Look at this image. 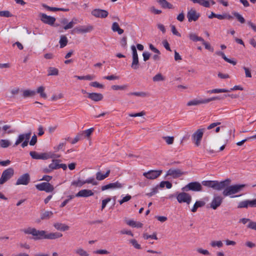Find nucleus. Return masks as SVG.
<instances>
[{
    "label": "nucleus",
    "mask_w": 256,
    "mask_h": 256,
    "mask_svg": "<svg viewBox=\"0 0 256 256\" xmlns=\"http://www.w3.org/2000/svg\"><path fill=\"white\" fill-rule=\"evenodd\" d=\"M25 234H31L35 240L48 239L56 240L62 237V234L58 232H48L44 230H38L35 228L28 227L21 230Z\"/></svg>",
    "instance_id": "1"
},
{
    "label": "nucleus",
    "mask_w": 256,
    "mask_h": 256,
    "mask_svg": "<svg viewBox=\"0 0 256 256\" xmlns=\"http://www.w3.org/2000/svg\"><path fill=\"white\" fill-rule=\"evenodd\" d=\"M230 183L223 190L222 194L224 196H230L232 198L238 197L239 196L234 194L240 192L246 187L244 184H236L230 186Z\"/></svg>",
    "instance_id": "2"
},
{
    "label": "nucleus",
    "mask_w": 256,
    "mask_h": 256,
    "mask_svg": "<svg viewBox=\"0 0 256 256\" xmlns=\"http://www.w3.org/2000/svg\"><path fill=\"white\" fill-rule=\"evenodd\" d=\"M230 183V179L218 182V180H204L202 184L208 188H210L216 190H222L226 186Z\"/></svg>",
    "instance_id": "3"
},
{
    "label": "nucleus",
    "mask_w": 256,
    "mask_h": 256,
    "mask_svg": "<svg viewBox=\"0 0 256 256\" xmlns=\"http://www.w3.org/2000/svg\"><path fill=\"white\" fill-rule=\"evenodd\" d=\"M221 98L219 96H214L208 98H194L190 100L187 103L188 106H198L201 104H208L212 101L220 100Z\"/></svg>",
    "instance_id": "4"
},
{
    "label": "nucleus",
    "mask_w": 256,
    "mask_h": 256,
    "mask_svg": "<svg viewBox=\"0 0 256 256\" xmlns=\"http://www.w3.org/2000/svg\"><path fill=\"white\" fill-rule=\"evenodd\" d=\"M30 154L32 158L36 160H48L54 158V154L52 152L38 153L35 151H32Z\"/></svg>",
    "instance_id": "5"
},
{
    "label": "nucleus",
    "mask_w": 256,
    "mask_h": 256,
    "mask_svg": "<svg viewBox=\"0 0 256 256\" xmlns=\"http://www.w3.org/2000/svg\"><path fill=\"white\" fill-rule=\"evenodd\" d=\"M205 128L198 129L192 136V139L195 145L197 146L200 145Z\"/></svg>",
    "instance_id": "6"
},
{
    "label": "nucleus",
    "mask_w": 256,
    "mask_h": 256,
    "mask_svg": "<svg viewBox=\"0 0 256 256\" xmlns=\"http://www.w3.org/2000/svg\"><path fill=\"white\" fill-rule=\"evenodd\" d=\"M14 174V170L12 168H9L4 170L0 178V184H3L10 180Z\"/></svg>",
    "instance_id": "7"
},
{
    "label": "nucleus",
    "mask_w": 256,
    "mask_h": 256,
    "mask_svg": "<svg viewBox=\"0 0 256 256\" xmlns=\"http://www.w3.org/2000/svg\"><path fill=\"white\" fill-rule=\"evenodd\" d=\"M176 197L179 203H186L187 204H190L192 200V196L185 192L178 194Z\"/></svg>",
    "instance_id": "8"
},
{
    "label": "nucleus",
    "mask_w": 256,
    "mask_h": 256,
    "mask_svg": "<svg viewBox=\"0 0 256 256\" xmlns=\"http://www.w3.org/2000/svg\"><path fill=\"white\" fill-rule=\"evenodd\" d=\"M202 184L196 182H190L182 188V190L185 191L192 190L194 192L202 191Z\"/></svg>",
    "instance_id": "9"
},
{
    "label": "nucleus",
    "mask_w": 256,
    "mask_h": 256,
    "mask_svg": "<svg viewBox=\"0 0 256 256\" xmlns=\"http://www.w3.org/2000/svg\"><path fill=\"white\" fill-rule=\"evenodd\" d=\"M131 49L132 50V62L131 64V68L134 70H138L139 68V61L138 54L136 48L134 46H131Z\"/></svg>",
    "instance_id": "10"
},
{
    "label": "nucleus",
    "mask_w": 256,
    "mask_h": 256,
    "mask_svg": "<svg viewBox=\"0 0 256 256\" xmlns=\"http://www.w3.org/2000/svg\"><path fill=\"white\" fill-rule=\"evenodd\" d=\"M223 202V198L220 196L214 195L210 204V206L212 210H216L220 206Z\"/></svg>",
    "instance_id": "11"
},
{
    "label": "nucleus",
    "mask_w": 256,
    "mask_h": 256,
    "mask_svg": "<svg viewBox=\"0 0 256 256\" xmlns=\"http://www.w3.org/2000/svg\"><path fill=\"white\" fill-rule=\"evenodd\" d=\"M36 189L40 191H45L46 192H52L54 187L49 182H43L36 185Z\"/></svg>",
    "instance_id": "12"
},
{
    "label": "nucleus",
    "mask_w": 256,
    "mask_h": 256,
    "mask_svg": "<svg viewBox=\"0 0 256 256\" xmlns=\"http://www.w3.org/2000/svg\"><path fill=\"white\" fill-rule=\"evenodd\" d=\"M124 186V184L121 183L118 181H116L114 182L110 183L108 184L102 186L101 190H102L104 191L108 189H121Z\"/></svg>",
    "instance_id": "13"
},
{
    "label": "nucleus",
    "mask_w": 256,
    "mask_h": 256,
    "mask_svg": "<svg viewBox=\"0 0 256 256\" xmlns=\"http://www.w3.org/2000/svg\"><path fill=\"white\" fill-rule=\"evenodd\" d=\"M162 170H150L143 174V176L148 180H154L162 174Z\"/></svg>",
    "instance_id": "14"
},
{
    "label": "nucleus",
    "mask_w": 256,
    "mask_h": 256,
    "mask_svg": "<svg viewBox=\"0 0 256 256\" xmlns=\"http://www.w3.org/2000/svg\"><path fill=\"white\" fill-rule=\"evenodd\" d=\"M186 16L189 22H196L200 17V14L194 9L192 8L188 12Z\"/></svg>",
    "instance_id": "15"
},
{
    "label": "nucleus",
    "mask_w": 256,
    "mask_h": 256,
    "mask_svg": "<svg viewBox=\"0 0 256 256\" xmlns=\"http://www.w3.org/2000/svg\"><path fill=\"white\" fill-rule=\"evenodd\" d=\"M80 178H78L76 180H74L70 186V190L71 192H74L78 191L76 194L74 196L80 197Z\"/></svg>",
    "instance_id": "16"
},
{
    "label": "nucleus",
    "mask_w": 256,
    "mask_h": 256,
    "mask_svg": "<svg viewBox=\"0 0 256 256\" xmlns=\"http://www.w3.org/2000/svg\"><path fill=\"white\" fill-rule=\"evenodd\" d=\"M92 14L96 18H103L108 16V12L106 10L96 8L92 12Z\"/></svg>",
    "instance_id": "17"
},
{
    "label": "nucleus",
    "mask_w": 256,
    "mask_h": 256,
    "mask_svg": "<svg viewBox=\"0 0 256 256\" xmlns=\"http://www.w3.org/2000/svg\"><path fill=\"white\" fill-rule=\"evenodd\" d=\"M30 176L28 174H24L19 177L16 182V185H27L30 182Z\"/></svg>",
    "instance_id": "18"
},
{
    "label": "nucleus",
    "mask_w": 256,
    "mask_h": 256,
    "mask_svg": "<svg viewBox=\"0 0 256 256\" xmlns=\"http://www.w3.org/2000/svg\"><path fill=\"white\" fill-rule=\"evenodd\" d=\"M184 174V172H182L179 169L176 168H170L166 172V176H172L173 178H177L182 174Z\"/></svg>",
    "instance_id": "19"
},
{
    "label": "nucleus",
    "mask_w": 256,
    "mask_h": 256,
    "mask_svg": "<svg viewBox=\"0 0 256 256\" xmlns=\"http://www.w3.org/2000/svg\"><path fill=\"white\" fill-rule=\"evenodd\" d=\"M31 136V132L20 134L18 136L14 146H17L25 140H29Z\"/></svg>",
    "instance_id": "20"
},
{
    "label": "nucleus",
    "mask_w": 256,
    "mask_h": 256,
    "mask_svg": "<svg viewBox=\"0 0 256 256\" xmlns=\"http://www.w3.org/2000/svg\"><path fill=\"white\" fill-rule=\"evenodd\" d=\"M194 4H198L206 8H209L210 6V2L214 4L215 2L212 0H190Z\"/></svg>",
    "instance_id": "21"
},
{
    "label": "nucleus",
    "mask_w": 256,
    "mask_h": 256,
    "mask_svg": "<svg viewBox=\"0 0 256 256\" xmlns=\"http://www.w3.org/2000/svg\"><path fill=\"white\" fill-rule=\"evenodd\" d=\"M41 20L45 24L52 25L56 21V18L44 14L42 15Z\"/></svg>",
    "instance_id": "22"
},
{
    "label": "nucleus",
    "mask_w": 256,
    "mask_h": 256,
    "mask_svg": "<svg viewBox=\"0 0 256 256\" xmlns=\"http://www.w3.org/2000/svg\"><path fill=\"white\" fill-rule=\"evenodd\" d=\"M94 131V128H91L86 130H84L81 134L83 138H86L89 141L90 145L91 144L90 136Z\"/></svg>",
    "instance_id": "23"
},
{
    "label": "nucleus",
    "mask_w": 256,
    "mask_h": 256,
    "mask_svg": "<svg viewBox=\"0 0 256 256\" xmlns=\"http://www.w3.org/2000/svg\"><path fill=\"white\" fill-rule=\"evenodd\" d=\"M88 98L94 102L102 100L103 98V95L100 93H88Z\"/></svg>",
    "instance_id": "24"
},
{
    "label": "nucleus",
    "mask_w": 256,
    "mask_h": 256,
    "mask_svg": "<svg viewBox=\"0 0 256 256\" xmlns=\"http://www.w3.org/2000/svg\"><path fill=\"white\" fill-rule=\"evenodd\" d=\"M126 223L132 228H140L143 226V224L139 222L134 221L133 220H126Z\"/></svg>",
    "instance_id": "25"
},
{
    "label": "nucleus",
    "mask_w": 256,
    "mask_h": 256,
    "mask_svg": "<svg viewBox=\"0 0 256 256\" xmlns=\"http://www.w3.org/2000/svg\"><path fill=\"white\" fill-rule=\"evenodd\" d=\"M110 170H107L105 174H102L101 172H98L96 173V179L98 180H102L108 178L110 175Z\"/></svg>",
    "instance_id": "26"
},
{
    "label": "nucleus",
    "mask_w": 256,
    "mask_h": 256,
    "mask_svg": "<svg viewBox=\"0 0 256 256\" xmlns=\"http://www.w3.org/2000/svg\"><path fill=\"white\" fill-rule=\"evenodd\" d=\"M54 226L57 230L60 231H66L69 230V226L64 224L56 222L54 224Z\"/></svg>",
    "instance_id": "27"
},
{
    "label": "nucleus",
    "mask_w": 256,
    "mask_h": 256,
    "mask_svg": "<svg viewBox=\"0 0 256 256\" xmlns=\"http://www.w3.org/2000/svg\"><path fill=\"white\" fill-rule=\"evenodd\" d=\"M205 204L206 202L203 200H197L194 204L193 207L191 210V211L192 212H196L198 208L204 206L205 205Z\"/></svg>",
    "instance_id": "28"
},
{
    "label": "nucleus",
    "mask_w": 256,
    "mask_h": 256,
    "mask_svg": "<svg viewBox=\"0 0 256 256\" xmlns=\"http://www.w3.org/2000/svg\"><path fill=\"white\" fill-rule=\"evenodd\" d=\"M130 96H136L141 98H146L149 96V94L147 92H130L128 94Z\"/></svg>",
    "instance_id": "29"
},
{
    "label": "nucleus",
    "mask_w": 256,
    "mask_h": 256,
    "mask_svg": "<svg viewBox=\"0 0 256 256\" xmlns=\"http://www.w3.org/2000/svg\"><path fill=\"white\" fill-rule=\"evenodd\" d=\"M158 2L164 8H174V6L172 4L167 2L166 0H158Z\"/></svg>",
    "instance_id": "30"
},
{
    "label": "nucleus",
    "mask_w": 256,
    "mask_h": 256,
    "mask_svg": "<svg viewBox=\"0 0 256 256\" xmlns=\"http://www.w3.org/2000/svg\"><path fill=\"white\" fill-rule=\"evenodd\" d=\"M188 37L191 40L194 42L198 41L202 42L204 40L203 38L200 36H198L194 32H190L188 34Z\"/></svg>",
    "instance_id": "31"
},
{
    "label": "nucleus",
    "mask_w": 256,
    "mask_h": 256,
    "mask_svg": "<svg viewBox=\"0 0 256 256\" xmlns=\"http://www.w3.org/2000/svg\"><path fill=\"white\" fill-rule=\"evenodd\" d=\"M112 30L114 32H118L119 34H122L124 32V30L120 28L119 24L116 22L112 23Z\"/></svg>",
    "instance_id": "32"
},
{
    "label": "nucleus",
    "mask_w": 256,
    "mask_h": 256,
    "mask_svg": "<svg viewBox=\"0 0 256 256\" xmlns=\"http://www.w3.org/2000/svg\"><path fill=\"white\" fill-rule=\"evenodd\" d=\"M230 92V90H228L225 89V88H215L210 90L207 91V93L212 94H218L221 92Z\"/></svg>",
    "instance_id": "33"
},
{
    "label": "nucleus",
    "mask_w": 256,
    "mask_h": 256,
    "mask_svg": "<svg viewBox=\"0 0 256 256\" xmlns=\"http://www.w3.org/2000/svg\"><path fill=\"white\" fill-rule=\"evenodd\" d=\"M94 194V192L88 189L81 190V197H88Z\"/></svg>",
    "instance_id": "34"
},
{
    "label": "nucleus",
    "mask_w": 256,
    "mask_h": 256,
    "mask_svg": "<svg viewBox=\"0 0 256 256\" xmlns=\"http://www.w3.org/2000/svg\"><path fill=\"white\" fill-rule=\"evenodd\" d=\"M53 216V212L52 211H46L42 212L40 214L42 220H48L52 218Z\"/></svg>",
    "instance_id": "35"
},
{
    "label": "nucleus",
    "mask_w": 256,
    "mask_h": 256,
    "mask_svg": "<svg viewBox=\"0 0 256 256\" xmlns=\"http://www.w3.org/2000/svg\"><path fill=\"white\" fill-rule=\"evenodd\" d=\"M60 162L59 160H52V162L49 164V168L52 170L58 169Z\"/></svg>",
    "instance_id": "36"
},
{
    "label": "nucleus",
    "mask_w": 256,
    "mask_h": 256,
    "mask_svg": "<svg viewBox=\"0 0 256 256\" xmlns=\"http://www.w3.org/2000/svg\"><path fill=\"white\" fill-rule=\"evenodd\" d=\"M36 94V92L34 90H24L22 96L24 98H26L28 97L33 96Z\"/></svg>",
    "instance_id": "37"
},
{
    "label": "nucleus",
    "mask_w": 256,
    "mask_h": 256,
    "mask_svg": "<svg viewBox=\"0 0 256 256\" xmlns=\"http://www.w3.org/2000/svg\"><path fill=\"white\" fill-rule=\"evenodd\" d=\"M128 242L136 249H137V250L142 249V246H141L140 244H138V242L136 239L129 240Z\"/></svg>",
    "instance_id": "38"
},
{
    "label": "nucleus",
    "mask_w": 256,
    "mask_h": 256,
    "mask_svg": "<svg viewBox=\"0 0 256 256\" xmlns=\"http://www.w3.org/2000/svg\"><path fill=\"white\" fill-rule=\"evenodd\" d=\"M48 76H58V68L54 67H50L48 70Z\"/></svg>",
    "instance_id": "39"
},
{
    "label": "nucleus",
    "mask_w": 256,
    "mask_h": 256,
    "mask_svg": "<svg viewBox=\"0 0 256 256\" xmlns=\"http://www.w3.org/2000/svg\"><path fill=\"white\" fill-rule=\"evenodd\" d=\"M93 30V26L91 25H85L81 26V33L90 32Z\"/></svg>",
    "instance_id": "40"
},
{
    "label": "nucleus",
    "mask_w": 256,
    "mask_h": 256,
    "mask_svg": "<svg viewBox=\"0 0 256 256\" xmlns=\"http://www.w3.org/2000/svg\"><path fill=\"white\" fill-rule=\"evenodd\" d=\"M60 48H63L66 46L68 44V38L65 36H62L59 42Z\"/></svg>",
    "instance_id": "41"
},
{
    "label": "nucleus",
    "mask_w": 256,
    "mask_h": 256,
    "mask_svg": "<svg viewBox=\"0 0 256 256\" xmlns=\"http://www.w3.org/2000/svg\"><path fill=\"white\" fill-rule=\"evenodd\" d=\"M210 246L212 248L218 247L220 248L223 246V243L221 240H212L210 242Z\"/></svg>",
    "instance_id": "42"
},
{
    "label": "nucleus",
    "mask_w": 256,
    "mask_h": 256,
    "mask_svg": "<svg viewBox=\"0 0 256 256\" xmlns=\"http://www.w3.org/2000/svg\"><path fill=\"white\" fill-rule=\"evenodd\" d=\"M152 80L154 82L164 81L165 80V77L163 76L162 74L158 73L152 78Z\"/></svg>",
    "instance_id": "43"
},
{
    "label": "nucleus",
    "mask_w": 256,
    "mask_h": 256,
    "mask_svg": "<svg viewBox=\"0 0 256 256\" xmlns=\"http://www.w3.org/2000/svg\"><path fill=\"white\" fill-rule=\"evenodd\" d=\"M86 184H92V185H96L97 182L94 180V178H89L86 180H81V185H83Z\"/></svg>",
    "instance_id": "44"
},
{
    "label": "nucleus",
    "mask_w": 256,
    "mask_h": 256,
    "mask_svg": "<svg viewBox=\"0 0 256 256\" xmlns=\"http://www.w3.org/2000/svg\"><path fill=\"white\" fill-rule=\"evenodd\" d=\"M128 88V86L126 84L119 86V85H113L111 86L112 90H126Z\"/></svg>",
    "instance_id": "45"
},
{
    "label": "nucleus",
    "mask_w": 256,
    "mask_h": 256,
    "mask_svg": "<svg viewBox=\"0 0 256 256\" xmlns=\"http://www.w3.org/2000/svg\"><path fill=\"white\" fill-rule=\"evenodd\" d=\"M44 87L43 86H40L37 88L36 92L40 94V96L42 98H46L47 96L46 94L44 92Z\"/></svg>",
    "instance_id": "46"
},
{
    "label": "nucleus",
    "mask_w": 256,
    "mask_h": 256,
    "mask_svg": "<svg viewBox=\"0 0 256 256\" xmlns=\"http://www.w3.org/2000/svg\"><path fill=\"white\" fill-rule=\"evenodd\" d=\"M142 237L144 240H148L149 238L154 239L156 240H158L156 234V232L153 233L152 235H150L147 233H144Z\"/></svg>",
    "instance_id": "47"
},
{
    "label": "nucleus",
    "mask_w": 256,
    "mask_h": 256,
    "mask_svg": "<svg viewBox=\"0 0 256 256\" xmlns=\"http://www.w3.org/2000/svg\"><path fill=\"white\" fill-rule=\"evenodd\" d=\"M202 42L206 50L211 52H213L214 51V48L210 45V43L206 42L204 40H203V41H202Z\"/></svg>",
    "instance_id": "48"
},
{
    "label": "nucleus",
    "mask_w": 256,
    "mask_h": 256,
    "mask_svg": "<svg viewBox=\"0 0 256 256\" xmlns=\"http://www.w3.org/2000/svg\"><path fill=\"white\" fill-rule=\"evenodd\" d=\"M77 24V20L73 19L71 22H70L66 25L64 26V28L65 30L72 28L74 26Z\"/></svg>",
    "instance_id": "49"
},
{
    "label": "nucleus",
    "mask_w": 256,
    "mask_h": 256,
    "mask_svg": "<svg viewBox=\"0 0 256 256\" xmlns=\"http://www.w3.org/2000/svg\"><path fill=\"white\" fill-rule=\"evenodd\" d=\"M160 186L161 188H164L166 186L167 188H170L172 187V184L168 181H162L160 184Z\"/></svg>",
    "instance_id": "50"
},
{
    "label": "nucleus",
    "mask_w": 256,
    "mask_h": 256,
    "mask_svg": "<svg viewBox=\"0 0 256 256\" xmlns=\"http://www.w3.org/2000/svg\"><path fill=\"white\" fill-rule=\"evenodd\" d=\"M196 251L200 254L205 255V256H210V252L206 250L203 249L201 248H198L196 249Z\"/></svg>",
    "instance_id": "51"
},
{
    "label": "nucleus",
    "mask_w": 256,
    "mask_h": 256,
    "mask_svg": "<svg viewBox=\"0 0 256 256\" xmlns=\"http://www.w3.org/2000/svg\"><path fill=\"white\" fill-rule=\"evenodd\" d=\"M10 143L8 140H0V146L2 148H6L10 146Z\"/></svg>",
    "instance_id": "52"
},
{
    "label": "nucleus",
    "mask_w": 256,
    "mask_h": 256,
    "mask_svg": "<svg viewBox=\"0 0 256 256\" xmlns=\"http://www.w3.org/2000/svg\"><path fill=\"white\" fill-rule=\"evenodd\" d=\"M232 14L240 22L243 24L245 22L244 18L240 14L236 12H234Z\"/></svg>",
    "instance_id": "53"
},
{
    "label": "nucleus",
    "mask_w": 256,
    "mask_h": 256,
    "mask_svg": "<svg viewBox=\"0 0 256 256\" xmlns=\"http://www.w3.org/2000/svg\"><path fill=\"white\" fill-rule=\"evenodd\" d=\"M12 16V14L8 10L0 11V16L9 18Z\"/></svg>",
    "instance_id": "54"
},
{
    "label": "nucleus",
    "mask_w": 256,
    "mask_h": 256,
    "mask_svg": "<svg viewBox=\"0 0 256 256\" xmlns=\"http://www.w3.org/2000/svg\"><path fill=\"white\" fill-rule=\"evenodd\" d=\"M163 138L165 140L168 144H172L174 141V137L173 136H164Z\"/></svg>",
    "instance_id": "55"
},
{
    "label": "nucleus",
    "mask_w": 256,
    "mask_h": 256,
    "mask_svg": "<svg viewBox=\"0 0 256 256\" xmlns=\"http://www.w3.org/2000/svg\"><path fill=\"white\" fill-rule=\"evenodd\" d=\"M90 85L92 86L99 88H104V86L103 84H100L97 82H92L90 83Z\"/></svg>",
    "instance_id": "56"
},
{
    "label": "nucleus",
    "mask_w": 256,
    "mask_h": 256,
    "mask_svg": "<svg viewBox=\"0 0 256 256\" xmlns=\"http://www.w3.org/2000/svg\"><path fill=\"white\" fill-rule=\"evenodd\" d=\"M248 202H247V200H243V201H242V202H240L238 203V208H248Z\"/></svg>",
    "instance_id": "57"
},
{
    "label": "nucleus",
    "mask_w": 256,
    "mask_h": 256,
    "mask_svg": "<svg viewBox=\"0 0 256 256\" xmlns=\"http://www.w3.org/2000/svg\"><path fill=\"white\" fill-rule=\"evenodd\" d=\"M131 196L130 195L127 194L126 196H124L121 200H120L119 203L120 204H122L123 203L125 202H128L129 200L131 199Z\"/></svg>",
    "instance_id": "58"
},
{
    "label": "nucleus",
    "mask_w": 256,
    "mask_h": 256,
    "mask_svg": "<svg viewBox=\"0 0 256 256\" xmlns=\"http://www.w3.org/2000/svg\"><path fill=\"white\" fill-rule=\"evenodd\" d=\"M74 195H70L69 196H68V198L66 199V200H64L60 204V206L61 208H62V207H64L68 203V202L70 200H72V198H74Z\"/></svg>",
    "instance_id": "59"
},
{
    "label": "nucleus",
    "mask_w": 256,
    "mask_h": 256,
    "mask_svg": "<svg viewBox=\"0 0 256 256\" xmlns=\"http://www.w3.org/2000/svg\"><path fill=\"white\" fill-rule=\"evenodd\" d=\"M111 200V198H108L104 200H103L102 202V210L104 209L106 206V204L108 202H109Z\"/></svg>",
    "instance_id": "60"
},
{
    "label": "nucleus",
    "mask_w": 256,
    "mask_h": 256,
    "mask_svg": "<svg viewBox=\"0 0 256 256\" xmlns=\"http://www.w3.org/2000/svg\"><path fill=\"white\" fill-rule=\"evenodd\" d=\"M243 69L245 72L246 77L249 78H252V74L250 70L246 66H244Z\"/></svg>",
    "instance_id": "61"
},
{
    "label": "nucleus",
    "mask_w": 256,
    "mask_h": 256,
    "mask_svg": "<svg viewBox=\"0 0 256 256\" xmlns=\"http://www.w3.org/2000/svg\"><path fill=\"white\" fill-rule=\"evenodd\" d=\"M247 227L250 229L256 230V222L252 221L250 222Z\"/></svg>",
    "instance_id": "62"
},
{
    "label": "nucleus",
    "mask_w": 256,
    "mask_h": 256,
    "mask_svg": "<svg viewBox=\"0 0 256 256\" xmlns=\"http://www.w3.org/2000/svg\"><path fill=\"white\" fill-rule=\"evenodd\" d=\"M247 200L248 206H250L251 208L256 207V199L252 200Z\"/></svg>",
    "instance_id": "63"
},
{
    "label": "nucleus",
    "mask_w": 256,
    "mask_h": 256,
    "mask_svg": "<svg viewBox=\"0 0 256 256\" xmlns=\"http://www.w3.org/2000/svg\"><path fill=\"white\" fill-rule=\"evenodd\" d=\"M120 44L124 48H126L127 45L126 37L124 36L123 38H122L120 40Z\"/></svg>",
    "instance_id": "64"
}]
</instances>
